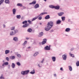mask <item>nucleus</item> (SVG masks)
<instances>
[{"mask_svg": "<svg viewBox=\"0 0 79 79\" xmlns=\"http://www.w3.org/2000/svg\"><path fill=\"white\" fill-rule=\"evenodd\" d=\"M70 30H71L70 28H67L66 29L65 31L66 32H69V31H70Z\"/></svg>", "mask_w": 79, "mask_h": 79, "instance_id": "nucleus-20", "label": "nucleus"}, {"mask_svg": "<svg viewBox=\"0 0 79 79\" xmlns=\"http://www.w3.org/2000/svg\"><path fill=\"white\" fill-rule=\"evenodd\" d=\"M32 31V29L30 28L27 30V32H31Z\"/></svg>", "mask_w": 79, "mask_h": 79, "instance_id": "nucleus-18", "label": "nucleus"}, {"mask_svg": "<svg viewBox=\"0 0 79 79\" xmlns=\"http://www.w3.org/2000/svg\"><path fill=\"white\" fill-rule=\"evenodd\" d=\"M44 35V33H43V32H41V33H40V34L39 35V37H41V36H42V35Z\"/></svg>", "mask_w": 79, "mask_h": 79, "instance_id": "nucleus-15", "label": "nucleus"}, {"mask_svg": "<svg viewBox=\"0 0 79 79\" xmlns=\"http://www.w3.org/2000/svg\"><path fill=\"white\" fill-rule=\"evenodd\" d=\"M69 55H70L72 57H74V55L73 54H71V53H69Z\"/></svg>", "mask_w": 79, "mask_h": 79, "instance_id": "nucleus-35", "label": "nucleus"}, {"mask_svg": "<svg viewBox=\"0 0 79 79\" xmlns=\"http://www.w3.org/2000/svg\"><path fill=\"white\" fill-rule=\"evenodd\" d=\"M64 14V13L62 12L59 13H58V15L59 16H62Z\"/></svg>", "mask_w": 79, "mask_h": 79, "instance_id": "nucleus-17", "label": "nucleus"}, {"mask_svg": "<svg viewBox=\"0 0 79 79\" xmlns=\"http://www.w3.org/2000/svg\"><path fill=\"white\" fill-rule=\"evenodd\" d=\"M5 2L6 3L9 4L10 3V1H9V0H6L5 1Z\"/></svg>", "mask_w": 79, "mask_h": 79, "instance_id": "nucleus-25", "label": "nucleus"}, {"mask_svg": "<svg viewBox=\"0 0 79 79\" xmlns=\"http://www.w3.org/2000/svg\"><path fill=\"white\" fill-rule=\"evenodd\" d=\"M44 1H45V2H46V1H47V0H44Z\"/></svg>", "mask_w": 79, "mask_h": 79, "instance_id": "nucleus-58", "label": "nucleus"}, {"mask_svg": "<svg viewBox=\"0 0 79 79\" xmlns=\"http://www.w3.org/2000/svg\"><path fill=\"white\" fill-rule=\"evenodd\" d=\"M27 23V21L25 20L23 22L22 24H24L23 26V27L24 28L25 27H28V26H29V23Z\"/></svg>", "mask_w": 79, "mask_h": 79, "instance_id": "nucleus-2", "label": "nucleus"}, {"mask_svg": "<svg viewBox=\"0 0 79 79\" xmlns=\"http://www.w3.org/2000/svg\"><path fill=\"white\" fill-rule=\"evenodd\" d=\"M13 40H15V41H18V38L16 37H15L14 38H13Z\"/></svg>", "mask_w": 79, "mask_h": 79, "instance_id": "nucleus-16", "label": "nucleus"}, {"mask_svg": "<svg viewBox=\"0 0 79 79\" xmlns=\"http://www.w3.org/2000/svg\"><path fill=\"white\" fill-rule=\"evenodd\" d=\"M50 15H47L45 17V19H50Z\"/></svg>", "mask_w": 79, "mask_h": 79, "instance_id": "nucleus-9", "label": "nucleus"}, {"mask_svg": "<svg viewBox=\"0 0 79 79\" xmlns=\"http://www.w3.org/2000/svg\"><path fill=\"white\" fill-rule=\"evenodd\" d=\"M38 66L39 67V68H41V66H40L39 64H38Z\"/></svg>", "mask_w": 79, "mask_h": 79, "instance_id": "nucleus-46", "label": "nucleus"}, {"mask_svg": "<svg viewBox=\"0 0 79 79\" xmlns=\"http://www.w3.org/2000/svg\"><path fill=\"white\" fill-rule=\"evenodd\" d=\"M16 17L17 19H20V18H21V15H17L16 16Z\"/></svg>", "mask_w": 79, "mask_h": 79, "instance_id": "nucleus-30", "label": "nucleus"}, {"mask_svg": "<svg viewBox=\"0 0 79 79\" xmlns=\"http://www.w3.org/2000/svg\"><path fill=\"white\" fill-rule=\"evenodd\" d=\"M54 76H56V74H54Z\"/></svg>", "mask_w": 79, "mask_h": 79, "instance_id": "nucleus-53", "label": "nucleus"}, {"mask_svg": "<svg viewBox=\"0 0 79 79\" xmlns=\"http://www.w3.org/2000/svg\"><path fill=\"white\" fill-rule=\"evenodd\" d=\"M11 66L12 68H14L15 67V63H12Z\"/></svg>", "mask_w": 79, "mask_h": 79, "instance_id": "nucleus-26", "label": "nucleus"}, {"mask_svg": "<svg viewBox=\"0 0 79 79\" xmlns=\"http://www.w3.org/2000/svg\"><path fill=\"white\" fill-rule=\"evenodd\" d=\"M39 7V5L38 4H36L34 6L35 8H37Z\"/></svg>", "mask_w": 79, "mask_h": 79, "instance_id": "nucleus-12", "label": "nucleus"}, {"mask_svg": "<svg viewBox=\"0 0 79 79\" xmlns=\"http://www.w3.org/2000/svg\"><path fill=\"white\" fill-rule=\"evenodd\" d=\"M69 70L70 71H71L72 70H73V69L72 68V67L71 66H69Z\"/></svg>", "mask_w": 79, "mask_h": 79, "instance_id": "nucleus-24", "label": "nucleus"}, {"mask_svg": "<svg viewBox=\"0 0 79 79\" xmlns=\"http://www.w3.org/2000/svg\"><path fill=\"white\" fill-rule=\"evenodd\" d=\"M42 61H43H43H44V59H43V60H42Z\"/></svg>", "mask_w": 79, "mask_h": 79, "instance_id": "nucleus-50", "label": "nucleus"}, {"mask_svg": "<svg viewBox=\"0 0 79 79\" xmlns=\"http://www.w3.org/2000/svg\"><path fill=\"white\" fill-rule=\"evenodd\" d=\"M45 50H50V46H47L45 47Z\"/></svg>", "mask_w": 79, "mask_h": 79, "instance_id": "nucleus-5", "label": "nucleus"}, {"mask_svg": "<svg viewBox=\"0 0 79 79\" xmlns=\"http://www.w3.org/2000/svg\"><path fill=\"white\" fill-rule=\"evenodd\" d=\"M4 2V0H1L0 1V5H1V4H2V3L3 2Z\"/></svg>", "mask_w": 79, "mask_h": 79, "instance_id": "nucleus-36", "label": "nucleus"}, {"mask_svg": "<svg viewBox=\"0 0 79 79\" xmlns=\"http://www.w3.org/2000/svg\"><path fill=\"white\" fill-rule=\"evenodd\" d=\"M28 23H29L30 24H31L32 22H31V21L28 20Z\"/></svg>", "mask_w": 79, "mask_h": 79, "instance_id": "nucleus-43", "label": "nucleus"}, {"mask_svg": "<svg viewBox=\"0 0 79 79\" xmlns=\"http://www.w3.org/2000/svg\"><path fill=\"white\" fill-rule=\"evenodd\" d=\"M42 61H43H43H44V59H43V60H42Z\"/></svg>", "mask_w": 79, "mask_h": 79, "instance_id": "nucleus-51", "label": "nucleus"}, {"mask_svg": "<svg viewBox=\"0 0 79 79\" xmlns=\"http://www.w3.org/2000/svg\"><path fill=\"white\" fill-rule=\"evenodd\" d=\"M38 54H39V52H36L34 55V56H37V55Z\"/></svg>", "mask_w": 79, "mask_h": 79, "instance_id": "nucleus-31", "label": "nucleus"}, {"mask_svg": "<svg viewBox=\"0 0 79 79\" xmlns=\"http://www.w3.org/2000/svg\"><path fill=\"white\" fill-rule=\"evenodd\" d=\"M26 44H27V41H26L24 42V43L23 44V45H25Z\"/></svg>", "mask_w": 79, "mask_h": 79, "instance_id": "nucleus-39", "label": "nucleus"}, {"mask_svg": "<svg viewBox=\"0 0 79 79\" xmlns=\"http://www.w3.org/2000/svg\"><path fill=\"white\" fill-rule=\"evenodd\" d=\"M23 19V17H22L21 18L22 19Z\"/></svg>", "mask_w": 79, "mask_h": 79, "instance_id": "nucleus-55", "label": "nucleus"}, {"mask_svg": "<svg viewBox=\"0 0 79 79\" xmlns=\"http://www.w3.org/2000/svg\"><path fill=\"white\" fill-rule=\"evenodd\" d=\"M13 14L14 15H15L16 13V9H13Z\"/></svg>", "mask_w": 79, "mask_h": 79, "instance_id": "nucleus-19", "label": "nucleus"}, {"mask_svg": "<svg viewBox=\"0 0 79 79\" xmlns=\"http://www.w3.org/2000/svg\"><path fill=\"white\" fill-rule=\"evenodd\" d=\"M5 65H8V62H6L2 64V66H4Z\"/></svg>", "mask_w": 79, "mask_h": 79, "instance_id": "nucleus-11", "label": "nucleus"}, {"mask_svg": "<svg viewBox=\"0 0 79 79\" xmlns=\"http://www.w3.org/2000/svg\"><path fill=\"white\" fill-rule=\"evenodd\" d=\"M3 27H5V25H3Z\"/></svg>", "mask_w": 79, "mask_h": 79, "instance_id": "nucleus-49", "label": "nucleus"}, {"mask_svg": "<svg viewBox=\"0 0 79 79\" xmlns=\"http://www.w3.org/2000/svg\"><path fill=\"white\" fill-rule=\"evenodd\" d=\"M15 27H12L11 28V31H12V30H14V29H15Z\"/></svg>", "mask_w": 79, "mask_h": 79, "instance_id": "nucleus-41", "label": "nucleus"}, {"mask_svg": "<svg viewBox=\"0 0 79 79\" xmlns=\"http://www.w3.org/2000/svg\"><path fill=\"white\" fill-rule=\"evenodd\" d=\"M6 60L7 61H9V60H10V58H8V57H7L6 58Z\"/></svg>", "mask_w": 79, "mask_h": 79, "instance_id": "nucleus-42", "label": "nucleus"}, {"mask_svg": "<svg viewBox=\"0 0 79 79\" xmlns=\"http://www.w3.org/2000/svg\"><path fill=\"white\" fill-rule=\"evenodd\" d=\"M67 57V56L66 55V54H64L62 56V58L64 60H66Z\"/></svg>", "mask_w": 79, "mask_h": 79, "instance_id": "nucleus-7", "label": "nucleus"}, {"mask_svg": "<svg viewBox=\"0 0 79 79\" xmlns=\"http://www.w3.org/2000/svg\"><path fill=\"white\" fill-rule=\"evenodd\" d=\"M45 14H47V12H43L40 14L38 15V17H39L40 16H42V15H45Z\"/></svg>", "mask_w": 79, "mask_h": 79, "instance_id": "nucleus-8", "label": "nucleus"}, {"mask_svg": "<svg viewBox=\"0 0 79 79\" xmlns=\"http://www.w3.org/2000/svg\"><path fill=\"white\" fill-rule=\"evenodd\" d=\"M17 64L18 66H20L21 65V64H20V63H19V62H17Z\"/></svg>", "mask_w": 79, "mask_h": 79, "instance_id": "nucleus-38", "label": "nucleus"}, {"mask_svg": "<svg viewBox=\"0 0 79 79\" xmlns=\"http://www.w3.org/2000/svg\"><path fill=\"white\" fill-rule=\"evenodd\" d=\"M41 63H43V61H41Z\"/></svg>", "mask_w": 79, "mask_h": 79, "instance_id": "nucleus-57", "label": "nucleus"}, {"mask_svg": "<svg viewBox=\"0 0 79 79\" xmlns=\"http://www.w3.org/2000/svg\"><path fill=\"white\" fill-rule=\"evenodd\" d=\"M53 26V22L50 21L48 22L47 24V26L44 29L45 31H48L50 30Z\"/></svg>", "mask_w": 79, "mask_h": 79, "instance_id": "nucleus-1", "label": "nucleus"}, {"mask_svg": "<svg viewBox=\"0 0 79 79\" xmlns=\"http://www.w3.org/2000/svg\"><path fill=\"white\" fill-rule=\"evenodd\" d=\"M60 70L61 71H63V68H60Z\"/></svg>", "mask_w": 79, "mask_h": 79, "instance_id": "nucleus-45", "label": "nucleus"}, {"mask_svg": "<svg viewBox=\"0 0 79 79\" xmlns=\"http://www.w3.org/2000/svg\"><path fill=\"white\" fill-rule=\"evenodd\" d=\"M17 6H22V4H20V3H18L17 4Z\"/></svg>", "mask_w": 79, "mask_h": 79, "instance_id": "nucleus-34", "label": "nucleus"}, {"mask_svg": "<svg viewBox=\"0 0 79 79\" xmlns=\"http://www.w3.org/2000/svg\"><path fill=\"white\" fill-rule=\"evenodd\" d=\"M76 64L77 66H79V61H78L76 63Z\"/></svg>", "mask_w": 79, "mask_h": 79, "instance_id": "nucleus-33", "label": "nucleus"}, {"mask_svg": "<svg viewBox=\"0 0 79 79\" xmlns=\"http://www.w3.org/2000/svg\"><path fill=\"white\" fill-rule=\"evenodd\" d=\"M5 53L6 54H8L10 53V50H6L5 51Z\"/></svg>", "mask_w": 79, "mask_h": 79, "instance_id": "nucleus-23", "label": "nucleus"}, {"mask_svg": "<svg viewBox=\"0 0 79 79\" xmlns=\"http://www.w3.org/2000/svg\"><path fill=\"white\" fill-rule=\"evenodd\" d=\"M29 70H28L25 71H22L21 72V74L22 75H27L28 74V73H29Z\"/></svg>", "mask_w": 79, "mask_h": 79, "instance_id": "nucleus-3", "label": "nucleus"}, {"mask_svg": "<svg viewBox=\"0 0 79 79\" xmlns=\"http://www.w3.org/2000/svg\"><path fill=\"white\" fill-rule=\"evenodd\" d=\"M17 56L18 57L20 58V57H21V55L19 54L17 55Z\"/></svg>", "mask_w": 79, "mask_h": 79, "instance_id": "nucleus-44", "label": "nucleus"}, {"mask_svg": "<svg viewBox=\"0 0 79 79\" xmlns=\"http://www.w3.org/2000/svg\"><path fill=\"white\" fill-rule=\"evenodd\" d=\"M10 59H11L12 60H13V59H15V56H12L10 57Z\"/></svg>", "mask_w": 79, "mask_h": 79, "instance_id": "nucleus-27", "label": "nucleus"}, {"mask_svg": "<svg viewBox=\"0 0 79 79\" xmlns=\"http://www.w3.org/2000/svg\"><path fill=\"white\" fill-rule=\"evenodd\" d=\"M42 18V16H40L38 18V19H39V20H41Z\"/></svg>", "mask_w": 79, "mask_h": 79, "instance_id": "nucleus-40", "label": "nucleus"}, {"mask_svg": "<svg viewBox=\"0 0 79 79\" xmlns=\"http://www.w3.org/2000/svg\"><path fill=\"white\" fill-rule=\"evenodd\" d=\"M40 25H42V23H40Z\"/></svg>", "mask_w": 79, "mask_h": 79, "instance_id": "nucleus-56", "label": "nucleus"}, {"mask_svg": "<svg viewBox=\"0 0 79 79\" xmlns=\"http://www.w3.org/2000/svg\"><path fill=\"white\" fill-rule=\"evenodd\" d=\"M30 73V74H35V70L33 69L32 71Z\"/></svg>", "mask_w": 79, "mask_h": 79, "instance_id": "nucleus-21", "label": "nucleus"}, {"mask_svg": "<svg viewBox=\"0 0 79 79\" xmlns=\"http://www.w3.org/2000/svg\"><path fill=\"white\" fill-rule=\"evenodd\" d=\"M42 61H43H43H44V59H43V60H42Z\"/></svg>", "mask_w": 79, "mask_h": 79, "instance_id": "nucleus-52", "label": "nucleus"}, {"mask_svg": "<svg viewBox=\"0 0 79 79\" xmlns=\"http://www.w3.org/2000/svg\"><path fill=\"white\" fill-rule=\"evenodd\" d=\"M60 7L59 6H54V8L56 9V10H59V9H60Z\"/></svg>", "mask_w": 79, "mask_h": 79, "instance_id": "nucleus-10", "label": "nucleus"}, {"mask_svg": "<svg viewBox=\"0 0 79 79\" xmlns=\"http://www.w3.org/2000/svg\"><path fill=\"white\" fill-rule=\"evenodd\" d=\"M0 79H4V77L3 75H1V76L0 77Z\"/></svg>", "mask_w": 79, "mask_h": 79, "instance_id": "nucleus-37", "label": "nucleus"}, {"mask_svg": "<svg viewBox=\"0 0 79 79\" xmlns=\"http://www.w3.org/2000/svg\"><path fill=\"white\" fill-rule=\"evenodd\" d=\"M17 30H14L13 31L10 32V35H15V34L16 33V32H17Z\"/></svg>", "mask_w": 79, "mask_h": 79, "instance_id": "nucleus-4", "label": "nucleus"}, {"mask_svg": "<svg viewBox=\"0 0 79 79\" xmlns=\"http://www.w3.org/2000/svg\"><path fill=\"white\" fill-rule=\"evenodd\" d=\"M43 41L42 42V45H44V44H46L47 40V39H43Z\"/></svg>", "mask_w": 79, "mask_h": 79, "instance_id": "nucleus-6", "label": "nucleus"}, {"mask_svg": "<svg viewBox=\"0 0 79 79\" xmlns=\"http://www.w3.org/2000/svg\"><path fill=\"white\" fill-rule=\"evenodd\" d=\"M28 48H31V47H29Z\"/></svg>", "mask_w": 79, "mask_h": 79, "instance_id": "nucleus-54", "label": "nucleus"}, {"mask_svg": "<svg viewBox=\"0 0 79 79\" xmlns=\"http://www.w3.org/2000/svg\"><path fill=\"white\" fill-rule=\"evenodd\" d=\"M36 3V1H33L31 3H29V5H32V4H35Z\"/></svg>", "mask_w": 79, "mask_h": 79, "instance_id": "nucleus-13", "label": "nucleus"}, {"mask_svg": "<svg viewBox=\"0 0 79 79\" xmlns=\"http://www.w3.org/2000/svg\"><path fill=\"white\" fill-rule=\"evenodd\" d=\"M49 8H54L55 6H53L52 5H50L49 6Z\"/></svg>", "mask_w": 79, "mask_h": 79, "instance_id": "nucleus-22", "label": "nucleus"}, {"mask_svg": "<svg viewBox=\"0 0 79 79\" xmlns=\"http://www.w3.org/2000/svg\"><path fill=\"white\" fill-rule=\"evenodd\" d=\"M38 17H38V16L37 17L33 18L32 20V21H35V19H37V18Z\"/></svg>", "mask_w": 79, "mask_h": 79, "instance_id": "nucleus-28", "label": "nucleus"}, {"mask_svg": "<svg viewBox=\"0 0 79 79\" xmlns=\"http://www.w3.org/2000/svg\"><path fill=\"white\" fill-rule=\"evenodd\" d=\"M61 23V21L60 20H58L57 21L56 24H60Z\"/></svg>", "mask_w": 79, "mask_h": 79, "instance_id": "nucleus-29", "label": "nucleus"}, {"mask_svg": "<svg viewBox=\"0 0 79 79\" xmlns=\"http://www.w3.org/2000/svg\"><path fill=\"white\" fill-rule=\"evenodd\" d=\"M73 50H74V48H72L71 49V51H73Z\"/></svg>", "mask_w": 79, "mask_h": 79, "instance_id": "nucleus-47", "label": "nucleus"}, {"mask_svg": "<svg viewBox=\"0 0 79 79\" xmlns=\"http://www.w3.org/2000/svg\"><path fill=\"white\" fill-rule=\"evenodd\" d=\"M26 39H27V40H28V39H29V38L28 37H26Z\"/></svg>", "mask_w": 79, "mask_h": 79, "instance_id": "nucleus-48", "label": "nucleus"}, {"mask_svg": "<svg viewBox=\"0 0 79 79\" xmlns=\"http://www.w3.org/2000/svg\"><path fill=\"white\" fill-rule=\"evenodd\" d=\"M52 58L53 61L54 62L55 61H56V58L55 57L52 56Z\"/></svg>", "mask_w": 79, "mask_h": 79, "instance_id": "nucleus-14", "label": "nucleus"}, {"mask_svg": "<svg viewBox=\"0 0 79 79\" xmlns=\"http://www.w3.org/2000/svg\"><path fill=\"white\" fill-rule=\"evenodd\" d=\"M61 19H62V21H64L65 20V17H61Z\"/></svg>", "mask_w": 79, "mask_h": 79, "instance_id": "nucleus-32", "label": "nucleus"}]
</instances>
